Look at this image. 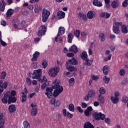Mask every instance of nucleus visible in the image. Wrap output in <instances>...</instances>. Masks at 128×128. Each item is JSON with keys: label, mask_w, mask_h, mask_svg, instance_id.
Masks as SVG:
<instances>
[{"label": "nucleus", "mask_w": 128, "mask_h": 128, "mask_svg": "<svg viewBox=\"0 0 128 128\" xmlns=\"http://www.w3.org/2000/svg\"><path fill=\"white\" fill-rule=\"evenodd\" d=\"M60 81L56 80L52 82V88L48 87L46 89L45 94L48 98H52V96L56 98L64 92V88L60 85Z\"/></svg>", "instance_id": "1"}, {"label": "nucleus", "mask_w": 128, "mask_h": 128, "mask_svg": "<svg viewBox=\"0 0 128 128\" xmlns=\"http://www.w3.org/2000/svg\"><path fill=\"white\" fill-rule=\"evenodd\" d=\"M50 12L48 9L44 8L42 12V22H46L48 20V18H50Z\"/></svg>", "instance_id": "2"}, {"label": "nucleus", "mask_w": 128, "mask_h": 128, "mask_svg": "<svg viewBox=\"0 0 128 128\" xmlns=\"http://www.w3.org/2000/svg\"><path fill=\"white\" fill-rule=\"evenodd\" d=\"M42 76V69L39 68L34 71L33 74L32 75V78L33 80H39Z\"/></svg>", "instance_id": "3"}, {"label": "nucleus", "mask_w": 128, "mask_h": 128, "mask_svg": "<svg viewBox=\"0 0 128 128\" xmlns=\"http://www.w3.org/2000/svg\"><path fill=\"white\" fill-rule=\"evenodd\" d=\"M122 26V22H116L113 24V32L116 34H120V27Z\"/></svg>", "instance_id": "4"}, {"label": "nucleus", "mask_w": 128, "mask_h": 128, "mask_svg": "<svg viewBox=\"0 0 128 128\" xmlns=\"http://www.w3.org/2000/svg\"><path fill=\"white\" fill-rule=\"evenodd\" d=\"M8 86V81L4 82V80H0V96H2V94L4 92V90H6Z\"/></svg>", "instance_id": "5"}, {"label": "nucleus", "mask_w": 128, "mask_h": 128, "mask_svg": "<svg viewBox=\"0 0 128 128\" xmlns=\"http://www.w3.org/2000/svg\"><path fill=\"white\" fill-rule=\"evenodd\" d=\"M46 27L44 25H42L40 26L38 29V32H37V35L38 36H43L46 34Z\"/></svg>", "instance_id": "6"}, {"label": "nucleus", "mask_w": 128, "mask_h": 128, "mask_svg": "<svg viewBox=\"0 0 128 128\" xmlns=\"http://www.w3.org/2000/svg\"><path fill=\"white\" fill-rule=\"evenodd\" d=\"M60 72V68L58 67H54L50 68L48 71V74L52 78H54L58 75V74Z\"/></svg>", "instance_id": "7"}, {"label": "nucleus", "mask_w": 128, "mask_h": 128, "mask_svg": "<svg viewBox=\"0 0 128 128\" xmlns=\"http://www.w3.org/2000/svg\"><path fill=\"white\" fill-rule=\"evenodd\" d=\"M92 116L94 120H104V118H106V115H104V114H102V112H94Z\"/></svg>", "instance_id": "8"}, {"label": "nucleus", "mask_w": 128, "mask_h": 128, "mask_svg": "<svg viewBox=\"0 0 128 128\" xmlns=\"http://www.w3.org/2000/svg\"><path fill=\"white\" fill-rule=\"evenodd\" d=\"M62 112L63 116L64 117L66 116L67 118H72V116H74L73 114H70L68 112H66V108L62 109Z\"/></svg>", "instance_id": "9"}, {"label": "nucleus", "mask_w": 128, "mask_h": 128, "mask_svg": "<svg viewBox=\"0 0 128 128\" xmlns=\"http://www.w3.org/2000/svg\"><path fill=\"white\" fill-rule=\"evenodd\" d=\"M78 64V60L74 58H73L72 60H68L66 62V64H70L72 66Z\"/></svg>", "instance_id": "10"}, {"label": "nucleus", "mask_w": 128, "mask_h": 128, "mask_svg": "<svg viewBox=\"0 0 128 128\" xmlns=\"http://www.w3.org/2000/svg\"><path fill=\"white\" fill-rule=\"evenodd\" d=\"M14 102H16V98L14 96L8 95V104H14Z\"/></svg>", "instance_id": "11"}, {"label": "nucleus", "mask_w": 128, "mask_h": 128, "mask_svg": "<svg viewBox=\"0 0 128 128\" xmlns=\"http://www.w3.org/2000/svg\"><path fill=\"white\" fill-rule=\"evenodd\" d=\"M40 54V53L38 51H36L34 53L32 54V58L31 60L32 62H36L38 56Z\"/></svg>", "instance_id": "12"}, {"label": "nucleus", "mask_w": 128, "mask_h": 128, "mask_svg": "<svg viewBox=\"0 0 128 128\" xmlns=\"http://www.w3.org/2000/svg\"><path fill=\"white\" fill-rule=\"evenodd\" d=\"M56 16L58 18V20H62V18H64V16H66V13L62 11H58L56 14Z\"/></svg>", "instance_id": "13"}, {"label": "nucleus", "mask_w": 128, "mask_h": 128, "mask_svg": "<svg viewBox=\"0 0 128 128\" xmlns=\"http://www.w3.org/2000/svg\"><path fill=\"white\" fill-rule=\"evenodd\" d=\"M69 50L71 52H73V54H76L78 52V46H76L74 44H73L70 47V48H69Z\"/></svg>", "instance_id": "14"}, {"label": "nucleus", "mask_w": 128, "mask_h": 128, "mask_svg": "<svg viewBox=\"0 0 128 128\" xmlns=\"http://www.w3.org/2000/svg\"><path fill=\"white\" fill-rule=\"evenodd\" d=\"M8 110L10 114H12V112H14L16 110V107L14 104H10L8 108Z\"/></svg>", "instance_id": "15"}, {"label": "nucleus", "mask_w": 128, "mask_h": 128, "mask_svg": "<svg viewBox=\"0 0 128 128\" xmlns=\"http://www.w3.org/2000/svg\"><path fill=\"white\" fill-rule=\"evenodd\" d=\"M8 94L6 93L4 94V98L2 99V102L4 104H6L8 102Z\"/></svg>", "instance_id": "16"}, {"label": "nucleus", "mask_w": 128, "mask_h": 128, "mask_svg": "<svg viewBox=\"0 0 128 128\" xmlns=\"http://www.w3.org/2000/svg\"><path fill=\"white\" fill-rule=\"evenodd\" d=\"M66 32V28L64 27L60 26L58 28V34L57 36H62Z\"/></svg>", "instance_id": "17"}, {"label": "nucleus", "mask_w": 128, "mask_h": 128, "mask_svg": "<svg viewBox=\"0 0 128 128\" xmlns=\"http://www.w3.org/2000/svg\"><path fill=\"white\" fill-rule=\"evenodd\" d=\"M100 18H110V14L108 12H102L100 14Z\"/></svg>", "instance_id": "18"}, {"label": "nucleus", "mask_w": 128, "mask_h": 128, "mask_svg": "<svg viewBox=\"0 0 128 128\" xmlns=\"http://www.w3.org/2000/svg\"><path fill=\"white\" fill-rule=\"evenodd\" d=\"M94 16H96V13L94 11L90 10L87 13V17L88 20H92Z\"/></svg>", "instance_id": "19"}, {"label": "nucleus", "mask_w": 128, "mask_h": 128, "mask_svg": "<svg viewBox=\"0 0 128 128\" xmlns=\"http://www.w3.org/2000/svg\"><path fill=\"white\" fill-rule=\"evenodd\" d=\"M6 8V2L4 0H2L0 2V12H4Z\"/></svg>", "instance_id": "20"}, {"label": "nucleus", "mask_w": 128, "mask_h": 128, "mask_svg": "<svg viewBox=\"0 0 128 128\" xmlns=\"http://www.w3.org/2000/svg\"><path fill=\"white\" fill-rule=\"evenodd\" d=\"M66 66L69 72H74V70H76V68L74 65L66 64Z\"/></svg>", "instance_id": "21"}, {"label": "nucleus", "mask_w": 128, "mask_h": 128, "mask_svg": "<svg viewBox=\"0 0 128 128\" xmlns=\"http://www.w3.org/2000/svg\"><path fill=\"white\" fill-rule=\"evenodd\" d=\"M78 18H82V20L84 22H86L88 20V17H86V15L82 14L81 12H79L78 14Z\"/></svg>", "instance_id": "22"}, {"label": "nucleus", "mask_w": 128, "mask_h": 128, "mask_svg": "<svg viewBox=\"0 0 128 128\" xmlns=\"http://www.w3.org/2000/svg\"><path fill=\"white\" fill-rule=\"evenodd\" d=\"M88 53H86V51L82 52L80 54V58L83 60H88Z\"/></svg>", "instance_id": "23"}, {"label": "nucleus", "mask_w": 128, "mask_h": 128, "mask_svg": "<svg viewBox=\"0 0 128 128\" xmlns=\"http://www.w3.org/2000/svg\"><path fill=\"white\" fill-rule=\"evenodd\" d=\"M93 5L96 6H102V3L100 2L98 0H94L92 2Z\"/></svg>", "instance_id": "24"}, {"label": "nucleus", "mask_w": 128, "mask_h": 128, "mask_svg": "<svg viewBox=\"0 0 128 128\" xmlns=\"http://www.w3.org/2000/svg\"><path fill=\"white\" fill-rule=\"evenodd\" d=\"M111 6L112 8H118V0H114L111 3Z\"/></svg>", "instance_id": "25"}, {"label": "nucleus", "mask_w": 128, "mask_h": 128, "mask_svg": "<svg viewBox=\"0 0 128 128\" xmlns=\"http://www.w3.org/2000/svg\"><path fill=\"white\" fill-rule=\"evenodd\" d=\"M98 102H100V104H104V97L102 96V94H99L98 98Z\"/></svg>", "instance_id": "26"}, {"label": "nucleus", "mask_w": 128, "mask_h": 128, "mask_svg": "<svg viewBox=\"0 0 128 128\" xmlns=\"http://www.w3.org/2000/svg\"><path fill=\"white\" fill-rule=\"evenodd\" d=\"M90 98H92L94 96H96V91L94 90H90L88 94Z\"/></svg>", "instance_id": "27"}, {"label": "nucleus", "mask_w": 128, "mask_h": 128, "mask_svg": "<svg viewBox=\"0 0 128 128\" xmlns=\"http://www.w3.org/2000/svg\"><path fill=\"white\" fill-rule=\"evenodd\" d=\"M13 26L14 28H18L20 26V21L18 19H14L13 20Z\"/></svg>", "instance_id": "28"}, {"label": "nucleus", "mask_w": 128, "mask_h": 128, "mask_svg": "<svg viewBox=\"0 0 128 128\" xmlns=\"http://www.w3.org/2000/svg\"><path fill=\"white\" fill-rule=\"evenodd\" d=\"M12 14H14V10L12 8L8 9L6 13V18L12 16Z\"/></svg>", "instance_id": "29"}, {"label": "nucleus", "mask_w": 128, "mask_h": 128, "mask_svg": "<svg viewBox=\"0 0 128 128\" xmlns=\"http://www.w3.org/2000/svg\"><path fill=\"white\" fill-rule=\"evenodd\" d=\"M84 128H94V126L90 122H87L84 124Z\"/></svg>", "instance_id": "30"}, {"label": "nucleus", "mask_w": 128, "mask_h": 128, "mask_svg": "<svg viewBox=\"0 0 128 128\" xmlns=\"http://www.w3.org/2000/svg\"><path fill=\"white\" fill-rule=\"evenodd\" d=\"M103 74L106 76L108 74V66H105L102 68Z\"/></svg>", "instance_id": "31"}, {"label": "nucleus", "mask_w": 128, "mask_h": 128, "mask_svg": "<svg viewBox=\"0 0 128 128\" xmlns=\"http://www.w3.org/2000/svg\"><path fill=\"white\" fill-rule=\"evenodd\" d=\"M111 102H112V104H118V98L111 96L110 98Z\"/></svg>", "instance_id": "32"}, {"label": "nucleus", "mask_w": 128, "mask_h": 128, "mask_svg": "<svg viewBox=\"0 0 128 128\" xmlns=\"http://www.w3.org/2000/svg\"><path fill=\"white\" fill-rule=\"evenodd\" d=\"M121 28V32L122 34H128V28L126 25H122Z\"/></svg>", "instance_id": "33"}, {"label": "nucleus", "mask_w": 128, "mask_h": 128, "mask_svg": "<svg viewBox=\"0 0 128 128\" xmlns=\"http://www.w3.org/2000/svg\"><path fill=\"white\" fill-rule=\"evenodd\" d=\"M68 42L69 44H72V39L74 38V36H72V34L70 33L68 34Z\"/></svg>", "instance_id": "34"}, {"label": "nucleus", "mask_w": 128, "mask_h": 128, "mask_svg": "<svg viewBox=\"0 0 128 128\" xmlns=\"http://www.w3.org/2000/svg\"><path fill=\"white\" fill-rule=\"evenodd\" d=\"M38 114V109L36 108H33L31 110V114L33 116H36Z\"/></svg>", "instance_id": "35"}, {"label": "nucleus", "mask_w": 128, "mask_h": 128, "mask_svg": "<svg viewBox=\"0 0 128 128\" xmlns=\"http://www.w3.org/2000/svg\"><path fill=\"white\" fill-rule=\"evenodd\" d=\"M74 36L77 38H80V30H75L74 31Z\"/></svg>", "instance_id": "36"}, {"label": "nucleus", "mask_w": 128, "mask_h": 128, "mask_svg": "<svg viewBox=\"0 0 128 128\" xmlns=\"http://www.w3.org/2000/svg\"><path fill=\"white\" fill-rule=\"evenodd\" d=\"M68 110L72 112H74V105L72 104H70L68 106Z\"/></svg>", "instance_id": "37"}, {"label": "nucleus", "mask_w": 128, "mask_h": 128, "mask_svg": "<svg viewBox=\"0 0 128 128\" xmlns=\"http://www.w3.org/2000/svg\"><path fill=\"white\" fill-rule=\"evenodd\" d=\"M21 94H22V102H26V95L24 94V92H22Z\"/></svg>", "instance_id": "38"}, {"label": "nucleus", "mask_w": 128, "mask_h": 128, "mask_svg": "<svg viewBox=\"0 0 128 128\" xmlns=\"http://www.w3.org/2000/svg\"><path fill=\"white\" fill-rule=\"evenodd\" d=\"M6 72H1V74L0 76V78L1 80H4L6 78Z\"/></svg>", "instance_id": "39"}, {"label": "nucleus", "mask_w": 128, "mask_h": 128, "mask_svg": "<svg viewBox=\"0 0 128 128\" xmlns=\"http://www.w3.org/2000/svg\"><path fill=\"white\" fill-rule=\"evenodd\" d=\"M38 82L40 83L42 82H48V78H46V77H45V76H43V78L42 79V78H40L38 80Z\"/></svg>", "instance_id": "40"}, {"label": "nucleus", "mask_w": 128, "mask_h": 128, "mask_svg": "<svg viewBox=\"0 0 128 128\" xmlns=\"http://www.w3.org/2000/svg\"><path fill=\"white\" fill-rule=\"evenodd\" d=\"M85 60L86 62V65L87 66H92V60H90L88 58Z\"/></svg>", "instance_id": "41"}, {"label": "nucleus", "mask_w": 128, "mask_h": 128, "mask_svg": "<svg viewBox=\"0 0 128 128\" xmlns=\"http://www.w3.org/2000/svg\"><path fill=\"white\" fill-rule=\"evenodd\" d=\"M99 92L101 96L102 94H106V88L104 87L100 88L99 90Z\"/></svg>", "instance_id": "42"}, {"label": "nucleus", "mask_w": 128, "mask_h": 128, "mask_svg": "<svg viewBox=\"0 0 128 128\" xmlns=\"http://www.w3.org/2000/svg\"><path fill=\"white\" fill-rule=\"evenodd\" d=\"M99 38L100 40V42H104L106 38H104V34L103 33H100L99 34Z\"/></svg>", "instance_id": "43"}, {"label": "nucleus", "mask_w": 128, "mask_h": 128, "mask_svg": "<svg viewBox=\"0 0 128 128\" xmlns=\"http://www.w3.org/2000/svg\"><path fill=\"white\" fill-rule=\"evenodd\" d=\"M23 124L24 125V128H30V123L27 120H25Z\"/></svg>", "instance_id": "44"}, {"label": "nucleus", "mask_w": 128, "mask_h": 128, "mask_svg": "<svg viewBox=\"0 0 128 128\" xmlns=\"http://www.w3.org/2000/svg\"><path fill=\"white\" fill-rule=\"evenodd\" d=\"M104 82L105 84H108L110 82V79L109 78L106 77V76H104V77L103 78Z\"/></svg>", "instance_id": "45"}, {"label": "nucleus", "mask_w": 128, "mask_h": 128, "mask_svg": "<svg viewBox=\"0 0 128 128\" xmlns=\"http://www.w3.org/2000/svg\"><path fill=\"white\" fill-rule=\"evenodd\" d=\"M68 84L70 86H72V84H74V78H70L68 80Z\"/></svg>", "instance_id": "46"}, {"label": "nucleus", "mask_w": 128, "mask_h": 128, "mask_svg": "<svg viewBox=\"0 0 128 128\" xmlns=\"http://www.w3.org/2000/svg\"><path fill=\"white\" fill-rule=\"evenodd\" d=\"M128 97L126 96H123L122 102H124L125 104H126V102H128Z\"/></svg>", "instance_id": "47"}, {"label": "nucleus", "mask_w": 128, "mask_h": 128, "mask_svg": "<svg viewBox=\"0 0 128 128\" xmlns=\"http://www.w3.org/2000/svg\"><path fill=\"white\" fill-rule=\"evenodd\" d=\"M126 74V70H124V69H121L120 71V75L121 76H124Z\"/></svg>", "instance_id": "48"}, {"label": "nucleus", "mask_w": 128, "mask_h": 128, "mask_svg": "<svg viewBox=\"0 0 128 128\" xmlns=\"http://www.w3.org/2000/svg\"><path fill=\"white\" fill-rule=\"evenodd\" d=\"M42 66L44 68H46V67L48 66V62H46V60L43 61L42 62Z\"/></svg>", "instance_id": "49"}, {"label": "nucleus", "mask_w": 128, "mask_h": 128, "mask_svg": "<svg viewBox=\"0 0 128 128\" xmlns=\"http://www.w3.org/2000/svg\"><path fill=\"white\" fill-rule=\"evenodd\" d=\"M26 82L28 86H32V80H30V78H26Z\"/></svg>", "instance_id": "50"}, {"label": "nucleus", "mask_w": 128, "mask_h": 128, "mask_svg": "<svg viewBox=\"0 0 128 128\" xmlns=\"http://www.w3.org/2000/svg\"><path fill=\"white\" fill-rule=\"evenodd\" d=\"M0 122H4V114L0 112Z\"/></svg>", "instance_id": "51"}, {"label": "nucleus", "mask_w": 128, "mask_h": 128, "mask_svg": "<svg viewBox=\"0 0 128 128\" xmlns=\"http://www.w3.org/2000/svg\"><path fill=\"white\" fill-rule=\"evenodd\" d=\"M100 78V76H92V80H98Z\"/></svg>", "instance_id": "52"}, {"label": "nucleus", "mask_w": 128, "mask_h": 128, "mask_svg": "<svg viewBox=\"0 0 128 128\" xmlns=\"http://www.w3.org/2000/svg\"><path fill=\"white\" fill-rule=\"evenodd\" d=\"M122 6L126 8L128 4V0H124L122 3Z\"/></svg>", "instance_id": "53"}, {"label": "nucleus", "mask_w": 128, "mask_h": 128, "mask_svg": "<svg viewBox=\"0 0 128 128\" xmlns=\"http://www.w3.org/2000/svg\"><path fill=\"white\" fill-rule=\"evenodd\" d=\"M104 122H106V124H110V119L109 118H106Z\"/></svg>", "instance_id": "54"}, {"label": "nucleus", "mask_w": 128, "mask_h": 128, "mask_svg": "<svg viewBox=\"0 0 128 128\" xmlns=\"http://www.w3.org/2000/svg\"><path fill=\"white\" fill-rule=\"evenodd\" d=\"M46 87V84L44 83L42 84L41 85V90H44Z\"/></svg>", "instance_id": "55"}, {"label": "nucleus", "mask_w": 128, "mask_h": 128, "mask_svg": "<svg viewBox=\"0 0 128 128\" xmlns=\"http://www.w3.org/2000/svg\"><path fill=\"white\" fill-rule=\"evenodd\" d=\"M11 96H16V91L14 90H12L11 91Z\"/></svg>", "instance_id": "56"}, {"label": "nucleus", "mask_w": 128, "mask_h": 128, "mask_svg": "<svg viewBox=\"0 0 128 128\" xmlns=\"http://www.w3.org/2000/svg\"><path fill=\"white\" fill-rule=\"evenodd\" d=\"M90 96L87 94V96H86L84 98V100L86 102H88L90 100Z\"/></svg>", "instance_id": "57"}, {"label": "nucleus", "mask_w": 128, "mask_h": 128, "mask_svg": "<svg viewBox=\"0 0 128 128\" xmlns=\"http://www.w3.org/2000/svg\"><path fill=\"white\" fill-rule=\"evenodd\" d=\"M66 56L68 58H72V56H74V53H68Z\"/></svg>", "instance_id": "58"}, {"label": "nucleus", "mask_w": 128, "mask_h": 128, "mask_svg": "<svg viewBox=\"0 0 128 128\" xmlns=\"http://www.w3.org/2000/svg\"><path fill=\"white\" fill-rule=\"evenodd\" d=\"M81 106L82 108H86L88 106V104H86V102H82Z\"/></svg>", "instance_id": "59"}, {"label": "nucleus", "mask_w": 128, "mask_h": 128, "mask_svg": "<svg viewBox=\"0 0 128 128\" xmlns=\"http://www.w3.org/2000/svg\"><path fill=\"white\" fill-rule=\"evenodd\" d=\"M28 10H34V6L32 4H28Z\"/></svg>", "instance_id": "60"}, {"label": "nucleus", "mask_w": 128, "mask_h": 128, "mask_svg": "<svg viewBox=\"0 0 128 128\" xmlns=\"http://www.w3.org/2000/svg\"><path fill=\"white\" fill-rule=\"evenodd\" d=\"M77 109L78 112H84V110H82V108H80V106H78L77 107Z\"/></svg>", "instance_id": "61"}, {"label": "nucleus", "mask_w": 128, "mask_h": 128, "mask_svg": "<svg viewBox=\"0 0 128 128\" xmlns=\"http://www.w3.org/2000/svg\"><path fill=\"white\" fill-rule=\"evenodd\" d=\"M0 42L2 46H6V43L4 41H2V39H1V40H0Z\"/></svg>", "instance_id": "62"}, {"label": "nucleus", "mask_w": 128, "mask_h": 128, "mask_svg": "<svg viewBox=\"0 0 128 128\" xmlns=\"http://www.w3.org/2000/svg\"><path fill=\"white\" fill-rule=\"evenodd\" d=\"M56 98H54L51 100L50 102V104H56Z\"/></svg>", "instance_id": "63"}, {"label": "nucleus", "mask_w": 128, "mask_h": 128, "mask_svg": "<svg viewBox=\"0 0 128 128\" xmlns=\"http://www.w3.org/2000/svg\"><path fill=\"white\" fill-rule=\"evenodd\" d=\"M22 16H28V11H24L22 12Z\"/></svg>", "instance_id": "64"}]
</instances>
